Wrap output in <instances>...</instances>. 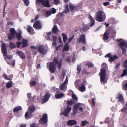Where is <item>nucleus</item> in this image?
I'll return each mask as SVG.
<instances>
[{
    "label": "nucleus",
    "mask_w": 127,
    "mask_h": 127,
    "mask_svg": "<svg viewBox=\"0 0 127 127\" xmlns=\"http://www.w3.org/2000/svg\"><path fill=\"white\" fill-rule=\"evenodd\" d=\"M62 59H61L60 61H59L58 59L55 58L53 60V62H50L47 64V66L49 67V70L51 73H54L56 71L55 66L57 65L59 69H60L62 65L61 62Z\"/></svg>",
    "instance_id": "nucleus-1"
},
{
    "label": "nucleus",
    "mask_w": 127,
    "mask_h": 127,
    "mask_svg": "<svg viewBox=\"0 0 127 127\" xmlns=\"http://www.w3.org/2000/svg\"><path fill=\"white\" fill-rule=\"evenodd\" d=\"M31 48L32 50V51L35 54L37 53V50L38 51L39 53L41 54H45L47 52V49L43 46H39L38 47H37L36 46H32Z\"/></svg>",
    "instance_id": "nucleus-2"
},
{
    "label": "nucleus",
    "mask_w": 127,
    "mask_h": 127,
    "mask_svg": "<svg viewBox=\"0 0 127 127\" xmlns=\"http://www.w3.org/2000/svg\"><path fill=\"white\" fill-rule=\"evenodd\" d=\"M95 18V20L98 21L103 22L106 19L105 14L102 10L98 11L96 13Z\"/></svg>",
    "instance_id": "nucleus-3"
},
{
    "label": "nucleus",
    "mask_w": 127,
    "mask_h": 127,
    "mask_svg": "<svg viewBox=\"0 0 127 127\" xmlns=\"http://www.w3.org/2000/svg\"><path fill=\"white\" fill-rule=\"evenodd\" d=\"M99 76L101 83L102 84H104L107 82V80L106 78V71L104 69H101Z\"/></svg>",
    "instance_id": "nucleus-4"
},
{
    "label": "nucleus",
    "mask_w": 127,
    "mask_h": 127,
    "mask_svg": "<svg viewBox=\"0 0 127 127\" xmlns=\"http://www.w3.org/2000/svg\"><path fill=\"white\" fill-rule=\"evenodd\" d=\"M1 46L2 53L3 54V56L5 60H6V58L9 60L11 59L12 58V56H9L6 55L7 49L6 45L3 42H2V43Z\"/></svg>",
    "instance_id": "nucleus-5"
},
{
    "label": "nucleus",
    "mask_w": 127,
    "mask_h": 127,
    "mask_svg": "<svg viewBox=\"0 0 127 127\" xmlns=\"http://www.w3.org/2000/svg\"><path fill=\"white\" fill-rule=\"evenodd\" d=\"M35 109V107L34 106H30L28 110V111H29V114L28 111L25 114V118L28 119L32 117V115L31 114L34 111Z\"/></svg>",
    "instance_id": "nucleus-6"
},
{
    "label": "nucleus",
    "mask_w": 127,
    "mask_h": 127,
    "mask_svg": "<svg viewBox=\"0 0 127 127\" xmlns=\"http://www.w3.org/2000/svg\"><path fill=\"white\" fill-rule=\"evenodd\" d=\"M36 5L38 6L39 4L41 3L45 7H49V4L48 0H36Z\"/></svg>",
    "instance_id": "nucleus-7"
},
{
    "label": "nucleus",
    "mask_w": 127,
    "mask_h": 127,
    "mask_svg": "<svg viewBox=\"0 0 127 127\" xmlns=\"http://www.w3.org/2000/svg\"><path fill=\"white\" fill-rule=\"evenodd\" d=\"M68 81V79L67 76H66V79L64 83L60 86V89L61 90H64L66 91L67 88V85Z\"/></svg>",
    "instance_id": "nucleus-8"
},
{
    "label": "nucleus",
    "mask_w": 127,
    "mask_h": 127,
    "mask_svg": "<svg viewBox=\"0 0 127 127\" xmlns=\"http://www.w3.org/2000/svg\"><path fill=\"white\" fill-rule=\"evenodd\" d=\"M76 41L77 43H82L83 44H85L86 42L85 35L83 34L80 35L79 37L77 39Z\"/></svg>",
    "instance_id": "nucleus-9"
},
{
    "label": "nucleus",
    "mask_w": 127,
    "mask_h": 127,
    "mask_svg": "<svg viewBox=\"0 0 127 127\" xmlns=\"http://www.w3.org/2000/svg\"><path fill=\"white\" fill-rule=\"evenodd\" d=\"M82 105L83 104L80 103H78L75 104L74 106L73 109V112L72 113V115L73 116L75 115L78 112V107H80V106Z\"/></svg>",
    "instance_id": "nucleus-10"
},
{
    "label": "nucleus",
    "mask_w": 127,
    "mask_h": 127,
    "mask_svg": "<svg viewBox=\"0 0 127 127\" xmlns=\"http://www.w3.org/2000/svg\"><path fill=\"white\" fill-rule=\"evenodd\" d=\"M11 34L8 35V39L11 40L14 38L15 37V35H16V32L14 28H12L10 30Z\"/></svg>",
    "instance_id": "nucleus-11"
},
{
    "label": "nucleus",
    "mask_w": 127,
    "mask_h": 127,
    "mask_svg": "<svg viewBox=\"0 0 127 127\" xmlns=\"http://www.w3.org/2000/svg\"><path fill=\"white\" fill-rule=\"evenodd\" d=\"M47 115L46 114H44L42 118L40 119L39 120L40 123L43 124H44L47 122Z\"/></svg>",
    "instance_id": "nucleus-12"
},
{
    "label": "nucleus",
    "mask_w": 127,
    "mask_h": 127,
    "mask_svg": "<svg viewBox=\"0 0 127 127\" xmlns=\"http://www.w3.org/2000/svg\"><path fill=\"white\" fill-rule=\"evenodd\" d=\"M71 110V107L67 106L66 109H65L64 111L61 113L60 115L63 114L66 117H68V113L70 112Z\"/></svg>",
    "instance_id": "nucleus-13"
},
{
    "label": "nucleus",
    "mask_w": 127,
    "mask_h": 127,
    "mask_svg": "<svg viewBox=\"0 0 127 127\" xmlns=\"http://www.w3.org/2000/svg\"><path fill=\"white\" fill-rule=\"evenodd\" d=\"M110 29L109 28L106 31L103 35V39L104 40H107L109 37V32Z\"/></svg>",
    "instance_id": "nucleus-14"
},
{
    "label": "nucleus",
    "mask_w": 127,
    "mask_h": 127,
    "mask_svg": "<svg viewBox=\"0 0 127 127\" xmlns=\"http://www.w3.org/2000/svg\"><path fill=\"white\" fill-rule=\"evenodd\" d=\"M33 27L37 29H41L42 26L41 22L38 21L36 22L33 25Z\"/></svg>",
    "instance_id": "nucleus-15"
},
{
    "label": "nucleus",
    "mask_w": 127,
    "mask_h": 127,
    "mask_svg": "<svg viewBox=\"0 0 127 127\" xmlns=\"http://www.w3.org/2000/svg\"><path fill=\"white\" fill-rule=\"evenodd\" d=\"M82 5L81 4L78 5L77 6H73L71 5H70L69 6L70 9L72 11H73L77 9H80Z\"/></svg>",
    "instance_id": "nucleus-16"
},
{
    "label": "nucleus",
    "mask_w": 127,
    "mask_h": 127,
    "mask_svg": "<svg viewBox=\"0 0 127 127\" xmlns=\"http://www.w3.org/2000/svg\"><path fill=\"white\" fill-rule=\"evenodd\" d=\"M50 97L49 94L48 92L46 93L43 99V101L44 103L46 102L49 100Z\"/></svg>",
    "instance_id": "nucleus-17"
},
{
    "label": "nucleus",
    "mask_w": 127,
    "mask_h": 127,
    "mask_svg": "<svg viewBox=\"0 0 127 127\" xmlns=\"http://www.w3.org/2000/svg\"><path fill=\"white\" fill-rule=\"evenodd\" d=\"M67 123L69 126H72L76 124L77 122L75 120H71L68 121Z\"/></svg>",
    "instance_id": "nucleus-18"
},
{
    "label": "nucleus",
    "mask_w": 127,
    "mask_h": 127,
    "mask_svg": "<svg viewBox=\"0 0 127 127\" xmlns=\"http://www.w3.org/2000/svg\"><path fill=\"white\" fill-rule=\"evenodd\" d=\"M17 54L22 59H24L26 57L22 51L18 50L17 51Z\"/></svg>",
    "instance_id": "nucleus-19"
},
{
    "label": "nucleus",
    "mask_w": 127,
    "mask_h": 127,
    "mask_svg": "<svg viewBox=\"0 0 127 127\" xmlns=\"http://www.w3.org/2000/svg\"><path fill=\"white\" fill-rule=\"evenodd\" d=\"M89 18L90 21V27H92L94 25L95 20H94L93 18L90 15H89Z\"/></svg>",
    "instance_id": "nucleus-20"
},
{
    "label": "nucleus",
    "mask_w": 127,
    "mask_h": 127,
    "mask_svg": "<svg viewBox=\"0 0 127 127\" xmlns=\"http://www.w3.org/2000/svg\"><path fill=\"white\" fill-rule=\"evenodd\" d=\"M52 31L53 33L56 34H57L59 32V30L56 25H54L52 29Z\"/></svg>",
    "instance_id": "nucleus-21"
},
{
    "label": "nucleus",
    "mask_w": 127,
    "mask_h": 127,
    "mask_svg": "<svg viewBox=\"0 0 127 127\" xmlns=\"http://www.w3.org/2000/svg\"><path fill=\"white\" fill-rule=\"evenodd\" d=\"M118 99V101L122 103L124 102V98L122 96V94L121 93H119L118 94V96L117 97Z\"/></svg>",
    "instance_id": "nucleus-22"
},
{
    "label": "nucleus",
    "mask_w": 127,
    "mask_h": 127,
    "mask_svg": "<svg viewBox=\"0 0 127 127\" xmlns=\"http://www.w3.org/2000/svg\"><path fill=\"white\" fill-rule=\"evenodd\" d=\"M78 89L81 92H83L85 91L86 88L84 84L82 83V86L79 87Z\"/></svg>",
    "instance_id": "nucleus-23"
},
{
    "label": "nucleus",
    "mask_w": 127,
    "mask_h": 127,
    "mask_svg": "<svg viewBox=\"0 0 127 127\" xmlns=\"http://www.w3.org/2000/svg\"><path fill=\"white\" fill-rule=\"evenodd\" d=\"M89 28L88 25H84L83 27L81 29V31H83V32H86L89 29Z\"/></svg>",
    "instance_id": "nucleus-24"
},
{
    "label": "nucleus",
    "mask_w": 127,
    "mask_h": 127,
    "mask_svg": "<svg viewBox=\"0 0 127 127\" xmlns=\"http://www.w3.org/2000/svg\"><path fill=\"white\" fill-rule=\"evenodd\" d=\"M19 33H16V35L17 38L18 40H20L21 37V34L22 33V31L21 30L19 29Z\"/></svg>",
    "instance_id": "nucleus-25"
},
{
    "label": "nucleus",
    "mask_w": 127,
    "mask_h": 127,
    "mask_svg": "<svg viewBox=\"0 0 127 127\" xmlns=\"http://www.w3.org/2000/svg\"><path fill=\"white\" fill-rule=\"evenodd\" d=\"M64 96V94L62 93L55 95V98L56 99H60Z\"/></svg>",
    "instance_id": "nucleus-26"
},
{
    "label": "nucleus",
    "mask_w": 127,
    "mask_h": 127,
    "mask_svg": "<svg viewBox=\"0 0 127 127\" xmlns=\"http://www.w3.org/2000/svg\"><path fill=\"white\" fill-rule=\"evenodd\" d=\"M118 58L116 55H114L113 57H111L109 59V61L110 62H113L115 60H116Z\"/></svg>",
    "instance_id": "nucleus-27"
},
{
    "label": "nucleus",
    "mask_w": 127,
    "mask_h": 127,
    "mask_svg": "<svg viewBox=\"0 0 127 127\" xmlns=\"http://www.w3.org/2000/svg\"><path fill=\"white\" fill-rule=\"evenodd\" d=\"M69 46L68 45V43L67 42H66L64 46L63 51H68L69 49Z\"/></svg>",
    "instance_id": "nucleus-28"
},
{
    "label": "nucleus",
    "mask_w": 127,
    "mask_h": 127,
    "mask_svg": "<svg viewBox=\"0 0 127 127\" xmlns=\"http://www.w3.org/2000/svg\"><path fill=\"white\" fill-rule=\"evenodd\" d=\"M62 35L63 37V41L64 42H66L67 38V35L64 33H62Z\"/></svg>",
    "instance_id": "nucleus-29"
},
{
    "label": "nucleus",
    "mask_w": 127,
    "mask_h": 127,
    "mask_svg": "<svg viewBox=\"0 0 127 127\" xmlns=\"http://www.w3.org/2000/svg\"><path fill=\"white\" fill-rule=\"evenodd\" d=\"M86 65L88 66V67H91L93 66L92 64L90 62H89L86 61L84 62Z\"/></svg>",
    "instance_id": "nucleus-30"
},
{
    "label": "nucleus",
    "mask_w": 127,
    "mask_h": 127,
    "mask_svg": "<svg viewBox=\"0 0 127 127\" xmlns=\"http://www.w3.org/2000/svg\"><path fill=\"white\" fill-rule=\"evenodd\" d=\"M126 44L124 41H122L119 43V46L122 49V48H124L123 47L124 46L126 47Z\"/></svg>",
    "instance_id": "nucleus-31"
},
{
    "label": "nucleus",
    "mask_w": 127,
    "mask_h": 127,
    "mask_svg": "<svg viewBox=\"0 0 127 127\" xmlns=\"http://www.w3.org/2000/svg\"><path fill=\"white\" fill-rule=\"evenodd\" d=\"M122 85L124 88L126 90H127V81H125L123 82Z\"/></svg>",
    "instance_id": "nucleus-32"
},
{
    "label": "nucleus",
    "mask_w": 127,
    "mask_h": 127,
    "mask_svg": "<svg viewBox=\"0 0 127 127\" xmlns=\"http://www.w3.org/2000/svg\"><path fill=\"white\" fill-rule=\"evenodd\" d=\"M22 109V107L20 106L15 107L13 110L14 112H17Z\"/></svg>",
    "instance_id": "nucleus-33"
},
{
    "label": "nucleus",
    "mask_w": 127,
    "mask_h": 127,
    "mask_svg": "<svg viewBox=\"0 0 127 127\" xmlns=\"http://www.w3.org/2000/svg\"><path fill=\"white\" fill-rule=\"evenodd\" d=\"M69 10L68 8V5H66L65 7V12L66 14H67L69 13Z\"/></svg>",
    "instance_id": "nucleus-34"
},
{
    "label": "nucleus",
    "mask_w": 127,
    "mask_h": 127,
    "mask_svg": "<svg viewBox=\"0 0 127 127\" xmlns=\"http://www.w3.org/2000/svg\"><path fill=\"white\" fill-rule=\"evenodd\" d=\"M22 44L23 47H24L26 46L27 45V41L26 40L23 39L22 41Z\"/></svg>",
    "instance_id": "nucleus-35"
},
{
    "label": "nucleus",
    "mask_w": 127,
    "mask_h": 127,
    "mask_svg": "<svg viewBox=\"0 0 127 127\" xmlns=\"http://www.w3.org/2000/svg\"><path fill=\"white\" fill-rule=\"evenodd\" d=\"M13 82L12 81H10L6 84V87L7 88H9L11 87L12 85Z\"/></svg>",
    "instance_id": "nucleus-36"
},
{
    "label": "nucleus",
    "mask_w": 127,
    "mask_h": 127,
    "mask_svg": "<svg viewBox=\"0 0 127 127\" xmlns=\"http://www.w3.org/2000/svg\"><path fill=\"white\" fill-rule=\"evenodd\" d=\"M52 14L51 10L47 11L46 12V16L48 17L50 16Z\"/></svg>",
    "instance_id": "nucleus-37"
},
{
    "label": "nucleus",
    "mask_w": 127,
    "mask_h": 127,
    "mask_svg": "<svg viewBox=\"0 0 127 127\" xmlns=\"http://www.w3.org/2000/svg\"><path fill=\"white\" fill-rule=\"evenodd\" d=\"M28 27L27 28V30L29 33H31V31L33 29V28L29 26H28Z\"/></svg>",
    "instance_id": "nucleus-38"
},
{
    "label": "nucleus",
    "mask_w": 127,
    "mask_h": 127,
    "mask_svg": "<svg viewBox=\"0 0 127 127\" xmlns=\"http://www.w3.org/2000/svg\"><path fill=\"white\" fill-rule=\"evenodd\" d=\"M10 47L11 49H13L15 48L16 45L13 43L10 42L9 43Z\"/></svg>",
    "instance_id": "nucleus-39"
},
{
    "label": "nucleus",
    "mask_w": 127,
    "mask_h": 127,
    "mask_svg": "<svg viewBox=\"0 0 127 127\" xmlns=\"http://www.w3.org/2000/svg\"><path fill=\"white\" fill-rule=\"evenodd\" d=\"M23 1L25 5L28 6L30 3L29 0H23Z\"/></svg>",
    "instance_id": "nucleus-40"
},
{
    "label": "nucleus",
    "mask_w": 127,
    "mask_h": 127,
    "mask_svg": "<svg viewBox=\"0 0 127 127\" xmlns=\"http://www.w3.org/2000/svg\"><path fill=\"white\" fill-rule=\"evenodd\" d=\"M127 69H125L124 70L123 73L121 75V77H122L126 75H127Z\"/></svg>",
    "instance_id": "nucleus-41"
},
{
    "label": "nucleus",
    "mask_w": 127,
    "mask_h": 127,
    "mask_svg": "<svg viewBox=\"0 0 127 127\" xmlns=\"http://www.w3.org/2000/svg\"><path fill=\"white\" fill-rule=\"evenodd\" d=\"M36 84V82L34 81H31L30 83V86L31 87H32V86H35Z\"/></svg>",
    "instance_id": "nucleus-42"
},
{
    "label": "nucleus",
    "mask_w": 127,
    "mask_h": 127,
    "mask_svg": "<svg viewBox=\"0 0 127 127\" xmlns=\"http://www.w3.org/2000/svg\"><path fill=\"white\" fill-rule=\"evenodd\" d=\"M89 122L87 121H83L82 122L81 126H84L86 124H88Z\"/></svg>",
    "instance_id": "nucleus-43"
},
{
    "label": "nucleus",
    "mask_w": 127,
    "mask_h": 127,
    "mask_svg": "<svg viewBox=\"0 0 127 127\" xmlns=\"http://www.w3.org/2000/svg\"><path fill=\"white\" fill-rule=\"evenodd\" d=\"M67 104L69 105H71L72 104H74V101L73 100H71L70 101H68L67 102Z\"/></svg>",
    "instance_id": "nucleus-44"
},
{
    "label": "nucleus",
    "mask_w": 127,
    "mask_h": 127,
    "mask_svg": "<svg viewBox=\"0 0 127 127\" xmlns=\"http://www.w3.org/2000/svg\"><path fill=\"white\" fill-rule=\"evenodd\" d=\"M123 66L125 68H127V59L125 61L123 64Z\"/></svg>",
    "instance_id": "nucleus-45"
},
{
    "label": "nucleus",
    "mask_w": 127,
    "mask_h": 127,
    "mask_svg": "<svg viewBox=\"0 0 127 127\" xmlns=\"http://www.w3.org/2000/svg\"><path fill=\"white\" fill-rule=\"evenodd\" d=\"M110 21L113 24H116L117 22L115 21V19L114 18H111L110 20Z\"/></svg>",
    "instance_id": "nucleus-46"
},
{
    "label": "nucleus",
    "mask_w": 127,
    "mask_h": 127,
    "mask_svg": "<svg viewBox=\"0 0 127 127\" xmlns=\"http://www.w3.org/2000/svg\"><path fill=\"white\" fill-rule=\"evenodd\" d=\"M72 97L73 99L74 100H78V98L76 97L75 95L74 94H72Z\"/></svg>",
    "instance_id": "nucleus-47"
},
{
    "label": "nucleus",
    "mask_w": 127,
    "mask_h": 127,
    "mask_svg": "<svg viewBox=\"0 0 127 127\" xmlns=\"http://www.w3.org/2000/svg\"><path fill=\"white\" fill-rule=\"evenodd\" d=\"M78 80H76L75 82V86L77 89H78L79 87V85L78 83Z\"/></svg>",
    "instance_id": "nucleus-48"
},
{
    "label": "nucleus",
    "mask_w": 127,
    "mask_h": 127,
    "mask_svg": "<svg viewBox=\"0 0 127 127\" xmlns=\"http://www.w3.org/2000/svg\"><path fill=\"white\" fill-rule=\"evenodd\" d=\"M3 76L6 80H10L11 79V78L7 77V75L5 74H4L3 75Z\"/></svg>",
    "instance_id": "nucleus-49"
},
{
    "label": "nucleus",
    "mask_w": 127,
    "mask_h": 127,
    "mask_svg": "<svg viewBox=\"0 0 127 127\" xmlns=\"http://www.w3.org/2000/svg\"><path fill=\"white\" fill-rule=\"evenodd\" d=\"M81 65H80V66L77 65V70L78 71V73H79L81 70V68L80 67Z\"/></svg>",
    "instance_id": "nucleus-50"
},
{
    "label": "nucleus",
    "mask_w": 127,
    "mask_h": 127,
    "mask_svg": "<svg viewBox=\"0 0 127 127\" xmlns=\"http://www.w3.org/2000/svg\"><path fill=\"white\" fill-rule=\"evenodd\" d=\"M123 110V111L124 110L127 111V103L124 106Z\"/></svg>",
    "instance_id": "nucleus-51"
},
{
    "label": "nucleus",
    "mask_w": 127,
    "mask_h": 127,
    "mask_svg": "<svg viewBox=\"0 0 127 127\" xmlns=\"http://www.w3.org/2000/svg\"><path fill=\"white\" fill-rule=\"evenodd\" d=\"M107 66L106 64L105 63H103L102 65V67L104 68H106Z\"/></svg>",
    "instance_id": "nucleus-52"
},
{
    "label": "nucleus",
    "mask_w": 127,
    "mask_h": 127,
    "mask_svg": "<svg viewBox=\"0 0 127 127\" xmlns=\"http://www.w3.org/2000/svg\"><path fill=\"white\" fill-rule=\"evenodd\" d=\"M122 49L123 54H124V55H125L126 53V50L125 48H122Z\"/></svg>",
    "instance_id": "nucleus-53"
},
{
    "label": "nucleus",
    "mask_w": 127,
    "mask_h": 127,
    "mask_svg": "<svg viewBox=\"0 0 127 127\" xmlns=\"http://www.w3.org/2000/svg\"><path fill=\"white\" fill-rule=\"evenodd\" d=\"M51 35V32H50L47 33V35L48 38L47 39V40H50V38H49V36Z\"/></svg>",
    "instance_id": "nucleus-54"
},
{
    "label": "nucleus",
    "mask_w": 127,
    "mask_h": 127,
    "mask_svg": "<svg viewBox=\"0 0 127 127\" xmlns=\"http://www.w3.org/2000/svg\"><path fill=\"white\" fill-rule=\"evenodd\" d=\"M74 37V35H73L69 39V41L67 42L68 43H69L71 41V40L73 39Z\"/></svg>",
    "instance_id": "nucleus-55"
},
{
    "label": "nucleus",
    "mask_w": 127,
    "mask_h": 127,
    "mask_svg": "<svg viewBox=\"0 0 127 127\" xmlns=\"http://www.w3.org/2000/svg\"><path fill=\"white\" fill-rule=\"evenodd\" d=\"M54 2L55 4L57 5L60 2L59 0H54Z\"/></svg>",
    "instance_id": "nucleus-56"
},
{
    "label": "nucleus",
    "mask_w": 127,
    "mask_h": 127,
    "mask_svg": "<svg viewBox=\"0 0 127 127\" xmlns=\"http://www.w3.org/2000/svg\"><path fill=\"white\" fill-rule=\"evenodd\" d=\"M110 4V3L109 2H104L103 3V5L104 6H108V5H109Z\"/></svg>",
    "instance_id": "nucleus-57"
},
{
    "label": "nucleus",
    "mask_w": 127,
    "mask_h": 127,
    "mask_svg": "<svg viewBox=\"0 0 127 127\" xmlns=\"http://www.w3.org/2000/svg\"><path fill=\"white\" fill-rule=\"evenodd\" d=\"M52 13L53 14L55 13L56 11V10L53 8H52V10L51 11Z\"/></svg>",
    "instance_id": "nucleus-58"
},
{
    "label": "nucleus",
    "mask_w": 127,
    "mask_h": 127,
    "mask_svg": "<svg viewBox=\"0 0 127 127\" xmlns=\"http://www.w3.org/2000/svg\"><path fill=\"white\" fill-rule=\"evenodd\" d=\"M120 63H117L116 65L115 68L116 69H117L118 68H119V67L120 66Z\"/></svg>",
    "instance_id": "nucleus-59"
},
{
    "label": "nucleus",
    "mask_w": 127,
    "mask_h": 127,
    "mask_svg": "<svg viewBox=\"0 0 127 127\" xmlns=\"http://www.w3.org/2000/svg\"><path fill=\"white\" fill-rule=\"evenodd\" d=\"M109 118H106L105 122L106 123H108L109 122Z\"/></svg>",
    "instance_id": "nucleus-60"
},
{
    "label": "nucleus",
    "mask_w": 127,
    "mask_h": 127,
    "mask_svg": "<svg viewBox=\"0 0 127 127\" xmlns=\"http://www.w3.org/2000/svg\"><path fill=\"white\" fill-rule=\"evenodd\" d=\"M22 43L21 42H17V46L18 47H20L21 45V44Z\"/></svg>",
    "instance_id": "nucleus-61"
},
{
    "label": "nucleus",
    "mask_w": 127,
    "mask_h": 127,
    "mask_svg": "<svg viewBox=\"0 0 127 127\" xmlns=\"http://www.w3.org/2000/svg\"><path fill=\"white\" fill-rule=\"evenodd\" d=\"M52 37L53 38V40L54 42H56L57 40V38L56 36H52Z\"/></svg>",
    "instance_id": "nucleus-62"
},
{
    "label": "nucleus",
    "mask_w": 127,
    "mask_h": 127,
    "mask_svg": "<svg viewBox=\"0 0 127 127\" xmlns=\"http://www.w3.org/2000/svg\"><path fill=\"white\" fill-rule=\"evenodd\" d=\"M95 99H94V98H93L92 99V104L94 105L95 104Z\"/></svg>",
    "instance_id": "nucleus-63"
},
{
    "label": "nucleus",
    "mask_w": 127,
    "mask_h": 127,
    "mask_svg": "<svg viewBox=\"0 0 127 127\" xmlns=\"http://www.w3.org/2000/svg\"><path fill=\"white\" fill-rule=\"evenodd\" d=\"M111 55V54L110 53H109V54H106L105 56V58H106V57L110 58V57H110Z\"/></svg>",
    "instance_id": "nucleus-64"
}]
</instances>
